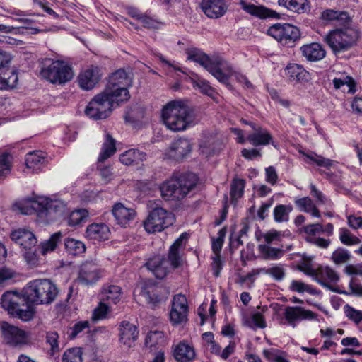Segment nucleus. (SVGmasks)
<instances>
[{"mask_svg":"<svg viewBox=\"0 0 362 362\" xmlns=\"http://www.w3.org/2000/svg\"><path fill=\"white\" fill-rule=\"evenodd\" d=\"M188 304L186 297L182 294L175 295L172 300L170 311V320L174 325L182 324L187 320Z\"/></svg>","mask_w":362,"mask_h":362,"instance_id":"12","label":"nucleus"},{"mask_svg":"<svg viewBox=\"0 0 362 362\" xmlns=\"http://www.w3.org/2000/svg\"><path fill=\"white\" fill-rule=\"evenodd\" d=\"M347 224L354 230L362 228V217L356 215H347Z\"/></svg>","mask_w":362,"mask_h":362,"instance_id":"62","label":"nucleus"},{"mask_svg":"<svg viewBox=\"0 0 362 362\" xmlns=\"http://www.w3.org/2000/svg\"><path fill=\"white\" fill-rule=\"evenodd\" d=\"M192 83L194 88H198L203 94L214 98L215 90L206 80L200 78H192Z\"/></svg>","mask_w":362,"mask_h":362,"instance_id":"50","label":"nucleus"},{"mask_svg":"<svg viewBox=\"0 0 362 362\" xmlns=\"http://www.w3.org/2000/svg\"><path fill=\"white\" fill-rule=\"evenodd\" d=\"M302 54L309 61H319L322 59L326 52L319 43H311L300 47Z\"/></svg>","mask_w":362,"mask_h":362,"instance_id":"31","label":"nucleus"},{"mask_svg":"<svg viewBox=\"0 0 362 362\" xmlns=\"http://www.w3.org/2000/svg\"><path fill=\"white\" fill-rule=\"evenodd\" d=\"M109 310L108 304L101 300L98 306L93 310L92 315L93 320L96 321L105 318Z\"/></svg>","mask_w":362,"mask_h":362,"instance_id":"61","label":"nucleus"},{"mask_svg":"<svg viewBox=\"0 0 362 362\" xmlns=\"http://www.w3.org/2000/svg\"><path fill=\"white\" fill-rule=\"evenodd\" d=\"M25 300L20 294L16 292L8 291L3 294L1 299L2 308L8 313L14 315L21 307V303Z\"/></svg>","mask_w":362,"mask_h":362,"instance_id":"26","label":"nucleus"},{"mask_svg":"<svg viewBox=\"0 0 362 362\" xmlns=\"http://www.w3.org/2000/svg\"><path fill=\"white\" fill-rule=\"evenodd\" d=\"M129 84L130 79L125 71L117 70L113 73L105 89L89 102L85 110L86 115L95 120L107 118L114 107L129 99L127 88Z\"/></svg>","mask_w":362,"mask_h":362,"instance_id":"1","label":"nucleus"},{"mask_svg":"<svg viewBox=\"0 0 362 362\" xmlns=\"http://www.w3.org/2000/svg\"><path fill=\"white\" fill-rule=\"evenodd\" d=\"M339 238L340 242L346 246H354L361 243V239L354 235L348 228H341L339 230Z\"/></svg>","mask_w":362,"mask_h":362,"instance_id":"46","label":"nucleus"},{"mask_svg":"<svg viewBox=\"0 0 362 362\" xmlns=\"http://www.w3.org/2000/svg\"><path fill=\"white\" fill-rule=\"evenodd\" d=\"M285 74L291 82L295 83L308 81L309 75L302 66L296 64H288L285 69Z\"/></svg>","mask_w":362,"mask_h":362,"instance_id":"33","label":"nucleus"},{"mask_svg":"<svg viewBox=\"0 0 362 362\" xmlns=\"http://www.w3.org/2000/svg\"><path fill=\"white\" fill-rule=\"evenodd\" d=\"M12 157L9 153L0 155V176L5 177L11 173Z\"/></svg>","mask_w":362,"mask_h":362,"instance_id":"57","label":"nucleus"},{"mask_svg":"<svg viewBox=\"0 0 362 362\" xmlns=\"http://www.w3.org/2000/svg\"><path fill=\"white\" fill-rule=\"evenodd\" d=\"M351 255L347 250L339 247L332 254L331 259L336 264H341L347 262L351 259Z\"/></svg>","mask_w":362,"mask_h":362,"instance_id":"54","label":"nucleus"},{"mask_svg":"<svg viewBox=\"0 0 362 362\" xmlns=\"http://www.w3.org/2000/svg\"><path fill=\"white\" fill-rule=\"evenodd\" d=\"M245 182L243 179H234L230 185V195L233 203L236 202L243 197L244 193Z\"/></svg>","mask_w":362,"mask_h":362,"instance_id":"47","label":"nucleus"},{"mask_svg":"<svg viewBox=\"0 0 362 362\" xmlns=\"http://www.w3.org/2000/svg\"><path fill=\"white\" fill-rule=\"evenodd\" d=\"M147 268L151 270L158 279H163L169 272V261L161 256H156L146 262Z\"/></svg>","mask_w":362,"mask_h":362,"instance_id":"24","label":"nucleus"},{"mask_svg":"<svg viewBox=\"0 0 362 362\" xmlns=\"http://www.w3.org/2000/svg\"><path fill=\"white\" fill-rule=\"evenodd\" d=\"M121 288L116 285H108L103 288L100 300L108 305H115L121 299Z\"/></svg>","mask_w":362,"mask_h":362,"instance_id":"32","label":"nucleus"},{"mask_svg":"<svg viewBox=\"0 0 362 362\" xmlns=\"http://www.w3.org/2000/svg\"><path fill=\"white\" fill-rule=\"evenodd\" d=\"M188 238L187 233H182L180 237L170 246L168 257L171 268L176 269L181 267L183 264L182 252L185 247V242Z\"/></svg>","mask_w":362,"mask_h":362,"instance_id":"13","label":"nucleus"},{"mask_svg":"<svg viewBox=\"0 0 362 362\" xmlns=\"http://www.w3.org/2000/svg\"><path fill=\"white\" fill-rule=\"evenodd\" d=\"M66 252L71 255H79L86 251L85 244L78 240L68 238L64 242Z\"/></svg>","mask_w":362,"mask_h":362,"instance_id":"43","label":"nucleus"},{"mask_svg":"<svg viewBox=\"0 0 362 362\" xmlns=\"http://www.w3.org/2000/svg\"><path fill=\"white\" fill-rule=\"evenodd\" d=\"M101 277V270L93 262L82 264L79 270L78 281L83 285H92Z\"/></svg>","mask_w":362,"mask_h":362,"instance_id":"14","label":"nucleus"},{"mask_svg":"<svg viewBox=\"0 0 362 362\" xmlns=\"http://www.w3.org/2000/svg\"><path fill=\"white\" fill-rule=\"evenodd\" d=\"M173 356L178 362H189L195 357L193 346L185 341L173 346Z\"/></svg>","mask_w":362,"mask_h":362,"instance_id":"27","label":"nucleus"},{"mask_svg":"<svg viewBox=\"0 0 362 362\" xmlns=\"http://www.w3.org/2000/svg\"><path fill=\"white\" fill-rule=\"evenodd\" d=\"M88 212L86 209H78L72 211L68 218V224L71 226H76L85 221L88 217Z\"/></svg>","mask_w":362,"mask_h":362,"instance_id":"53","label":"nucleus"},{"mask_svg":"<svg viewBox=\"0 0 362 362\" xmlns=\"http://www.w3.org/2000/svg\"><path fill=\"white\" fill-rule=\"evenodd\" d=\"M339 293L347 296L362 297V284L358 279L353 277L349 283V289L340 291Z\"/></svg>","mask_w":362,"mask_h":362,"instance_id":"55","label":"nucleus"},{"mask_svg":"<svg viewBox=\"0 0 362 362\" xmlns=\"http://www.w3.org/2000/svg\"><path fill=\"white\" fill-rule=\"evenodd\" d=\"M267 34L283 45L292 47L299 39V29L289 23H276L269 28Z\"/></svg>","mask_w":362,"mask_h":362,"instance_id":"10","label":"nucleus"},{"mask_svg":"<svg viewBox=\"0 0 362 362\" xmlns=\"http://www.w3.org/2000/svg\"><path fill=\"white\" fill-rule=\"evenodd\" d=\"M197 183L195 174L182 173L173 175L159 186L161 197L165 201H179L184 199Z\"/></svg>","mask_w":362,"mask_h":362,"instance_id":"2","label":"nucleus"},{"mask_svg":"<svg viewBox=\"0 0 362 362\" xmlns=\"http://www.w3.org/2000/svg\"><path fill=\"white\" fill-rule=\"evenodd\" d=\"M110 233V228L106 224L103 223H92L87 226L85 236L95 243L107 240Z\"/></svg>","mask_w":362,"mask_h":362,"instance_id":"22","label":"nucleus"},{"mask_svg":"<svg viewBox=\"0 0 362 362\" xmlns=\"http://www.w3.org/2000/svg\"><path fill=\"white\" fill-rule=\"evenodd\" d=\"M102 76L101 69L98 66H91L83 70L78 77L79 86L86 90L93 89Z\"/></svg>","mask_w":362,"mask_h":362,"instance_id":"16","label":"nucleus"},{"mask_svg":"<svg viewBox=\"0 0 362 362\" xmlns=\"http://www.w3.org/2000/svg\"><path fill=\"white\" fill-rule=\"evenodd\" d=\"M254 132L247 136V141L254 146H267L272 141V136L269 132L256 124H250Z\"/></svg>","mask_w":362,"mask_h":362,"instance_id":"23","label":"nucleus"},{"mask_svg":"<svg viewBox=\"0 0 362 362\" xmlns=\"http://www.w3.org/2000/svg\"><path fill=\"white\" fill-rule=\"evenodd\" d=\"M139 21L142 23L144 27L147 28L156 29L158 28L160 25L158 21L147 16L146 13L143 15Z\"/></svg>","mask_w":362,"mask_h":362,"instance_id":"64","label":"nucleus"},{"mask_svg":"<svg viewBox=\"0 0 362 362\" xmlns=\"http://www.w3.org/2000/svg\"><path fill=\"white\" fill-rule=\"evenodd\" d=\"M320 18L323 21H347L349 20V16L346 12L338 11L333 9H326L322 12Z\"/></svg>","mask_w":362,"mask_h":362,"instance_id":"49","label":"nucleus"},{"mask_svg":"<svg viewBox=\"0 0 362 362\" xmlns=\"http://www.w3.org/2000/svg\"><path fill=\"white\" fill-rule=\"evenodd\" d=\"M146 158V154L136 149H129L121 154L120 162L125 165H138Z\"/></svg>","mask_w":362,"mask_h":362,"instance_id":"34","label":"nucleus"},{"mask_svg":"<svg viewBox=\"0 0 362 362\" xmlns=\"http://www.w3.org/2000/svg\"><path fill=\"white\" fill-rule=\"evenodd\" d=\"M284 317L288 324L295 326L296 322L314 320L316 315L313 311L300 306H289L285 309Z\"/></svg>","mask_w":362,"mask_h":362,"instance_id":"20","label":"nucleus"},{"mask_svg":"<svg viewBox=\"0 0 362 362\" xmlns=\"http://www.w3.org/2000/svg\"><path fill=\"white\" fill-rule=\"evenodd\" d=\"M303 230L306 234V240L310 243L311 238L314 239L317 235L323 232V228L320 223H313L304 226Z\"/></svg>","mask_w":362,"mask_h":362,"instance_id":"58","label":"nucleus"},{"mask_svg":"<svg viewBox=\"0 0 362 362\" xmlns=\"http://www.w3.org/2000/svg\"><path fill=\"white\" fill-rule=\"evenodd\" d=\"M360 37L358 30L352 26H344L330 30L325 40L335 54L346 52L356 45Z\"/></svg>","mask_w":362,"mask_h":362,"instance_id":"6","label":"nucleus"},{"mask_svg":"<svg viewBox=\"0 0 362 362\" xmlns=\"http://www.w3.org/2000/svg\"><path fill=\"white\" fill-rule=\"evenodd\" d=\"M23 293V298L28 303L48 305L55 300L58 288L49 279H40L28 283Z\"/></svg>","mask_w":362,"mask_h":362,"instance_id":"5","label":"nucleus"},{"mask_svg":"<svg viewBox=\"0 0 362 362\" xmlns=\"http://www.w3.org/2000/svg\"><path fill=\"white\" fill-rule=\"evenodd\" d=\"M291 204H278L273 211L274 219L276 223L287 222L289 220V214L293 211Z\"/></svg>","mask_w":362,"mask_h":362,"instance_id":"42","label":"nucleus"},{"mask_svg":"<svg viewBox=\"0 0 362 362\" xmlns=\"http://www.w3.org/2000/svg\"><path fill=\"white\" fill-rule=\"evenodd\" d=\"M310 274L315 275V281L330 290L332 285L339 280L338 273L329 266H320L317 269V272Z\"/></svg>","mask_w":362,"mask_h":362,"instance_id":"18","label":"nucleus"},{"mask_svg":"<svg viewBox=\"0 0 362 362\" xmlns=\"http://www.w3.org/2000/svg\"><path fill=\"white\" fill-rule=\"evenodd\" d=\"M1 329L4 341L13 346L27 344L31 339L29 332H26L7 322L1 323Z\"/></svg>","mask_w":362,"mask_h":362,"instance_id":"11","label":"nucleus"},{"mask_svg":"<svg viewBox=\"0 0 362 362\" xmlns=\"http://www.w3.org/2000/svg\"><path fill=\"white\" fill-rule=\"evenodd\" d=\"M299 153L304 157V161L308 164L316 165L320 168H325L327 170H329L337 163L336 161L325 158L313 151L305 152L300 150Z\"/></svg>","mask_w":362,"mask_h":362,"instance_id":"28","label":"nucleus"},{"mask_svg":"<svg viewBox=\"0 0 362 362\" xmlns=\"http://www.w3.org/2000/svg\"><path fill=\"white\" fill-rule=\"evenodd\" d=\"M66 209L64 202L59 199H51L48 197H40L36 201L17 202L13 205V209L21 214L30 215L34 211H46L47 214L55 213L62 214Z\"/></svg>","mask_w":362,"mask_h":362,"instance_id":"7","label":"nucleus"},{"mask_svg":"<svg viewBox=\"0 0 362 362\" xmlns=\"http://www.w3.org/2000/svg\"><path fill=\"white\" fill-rule=\"evenodd\" d=\"M112 214L116 223L122 227H127L136 216V211L131 207H127L121 202H117L112 206Z\"/></svg>","mask_w":362,"mask_h":362,"instance_id":"17","label":"nucleus"},{"mask_svg":"<svg viewBox=\"0 0 362 362\" xmlns=\"http://www.w3.org/2000/svg\"><path fill=\"white\" fill-rule=\"evenodd\" d=\"M11 238L22 247V250L35 247L37 243L34 234L26 229L20 228L13 231L11 233Z\"/></svg>","mask_w":362,"mask_h":362,"instance_id":"25","label":"nucleus"},{"mask_svg":"<svg viewBox=\"0 0 362 362\" xmlns=\"http://www.w3.org/2000/svg\"><path fill=\"white\" fill-rule=\"evenodd\" d=\"M45 79L52 83L63 84L73 78L74 72L71 66L62 60L52 61L40 71Z\"/></svg>","mask_w":362,"mask_h":362,"instance_id":"9","label":"nucleus"},{"mask_svg":"<svg viewBox=\"0 0 362 362\" xmlns=\"http://www.w3.org/2000/svg\"><path fill=\"white\" fill-rule=\"evenodd\" d=\"M187 59L200 64L211 73L219 82L228 84V74L232 71V66L222 57L210 58L200 49L192 48L187 51Z\"/></svg>","mask_w":362,"mask_h":362,"instance_id":"3","label":"nucleus"},{"mask_svg":"<svg viewBox=\"0 0 362 362\" xmlns=\"http://www.w3.org/2000/svg\"><path fill=\"white\" fill-rule=\"evenodd\" d=\"M115 151V140L109 134H106L105 142L103 144L101 151L98 158V161H105L112 156Z\"/></svg>","mask_w":362,"mask_h":362,"instance_id":"39","label":"nucleus"},{"mask_svg":"<svg viewBox=\"0 0 362 362\" xmlns=\"http://www.w3.org/2000/svg\"><path fill=\"white\" fill-rule=\"evenodd\" d=\"M263 354L269 362H290L288 354L281 349L275 348L264 349Z\"/></svg>","mask_w":362,"mask_h":362,"instance_id":"41","label":"nucleus"},{"mask_svg":"<svg viewBox=\"0 0 362 362\" xmlns=\"http://www.w3.org/2000/svg\"><path fill=\"white\" fill-rule=\"evenodd\" d=\"M294 202L300 211L310 214L313 217H320V211L309 197L296 199Z\"/></svg>","mask_w":362,"mask_h":362,"instance_id":"36","label":"nucleus"},{"mask_svg":"<svg viewBox=\"0 0 362 362\" xmlns=\"http://www.w3.org/2000/svg\"><path fill=\"white\" fill-rule=\"evenodd\" d=\"M18 81V74L14 69H6L0 74V90L13 88Z\"/></svg>","mask_w":362,"mask_h":362,"instance_id":"37","label":"nucleus"},{"mask_svg":"<svg viewBox=\"0 0 362 362\" xmlns=\"http://www.w3.org/2000/svg\"><path fill=\"white\" fill-rule=\"evenodd\" d=\"M258 310L255 311L250 317L245 319V324L250 327L264 328L266 327L263 313L267 311V306L257 307Z\"/></svg>","mask_w":362,"mask_h":362,"instance_id":"38","label":"nucleus"},{"mask_svg":"<svg viewBox=\"0 0 362 362\" xmlns=\"http://www.w3.org/2000/svg\"><path fill=\"white\" fill-rule=\"evenodd\" d=\"M279 5L298 13H304L308 8L307 0H278Z\"/></svg>","mask_w":362,"mask_h":362,"instance_id":"40","label":"nucleus"},{"mask_svg":"<svg viewBox=\"0 0 362 362\" xmlns=\"http://www.w3.org/2000/svg\"><path fill=\"white\" fill-rule=\"evenodd\" d=\"M83 352L81 348L75 347L66 350L62 357L63 362H83Z\"/></svg>","mask_w":362,"mask_h":362,"instance_id":"52","label":"nucleus"},{"mask_svg":"<svg viewBox=\"0 0 362 362\" xmlns=\"http://www.w3.org/2000/svg\"><path fill=\"white\" fill-rule=\"evenodd\" d=\"M120 341L128 347L134 345L138 337V330L135 325L129 322H122L120 325Z\"/></svg>","mask_w":362,"mask_h":362,"instance_id":"30","label":"nucleus"},{"mask_svg":"<svg viewBox=\"0 0 362 362\" xmlns=\"http://www.w3.org/2000/svg\"><path fill=\"white\" fill-rule=\"evenodd\" d=\"M240 5L241 8L245 12L259 18H280L279 13L264 6H257L243 0L240 1Z\"/></svg>","mask_w":362,"mask_h":362,"instance_id":"19","label":"nucleus"},{"mask_svg":"<svg viewBox=\"0 0 362 362\" xmlns=\"http://www.w3.org/2000/svg\"><path fill=\"white\" fill-rule=\"evenodd\" d=\"M259 251L265 259L277 260L284 254L282 249L272 247L267 245H259Z\"/></svg>","mask_w":362,"mask_h":362,"instance_id":"44","label":"nucleus"},{"mask_svg":"<svg viewBox=\"0 0 362 362\" xmlns=\"http://www.w3.org/2000/svg\"><path fill=\"white\" fill-rule=\"evenodd\" d=\"M22 252L23 257L29 267H37L42 264V259L37 254L36 245L23 250Z\"/></svg>","mask_w":362,"mask_h":362,"instance_id":"45","label":"nucleus"},{"mask_svg":"<svg viewBox=\"0 0 362 362\" xmlns=\"http://www.w3.org/2000/svg\"><path fill=\"white\" fill-rule=\"evenodd\" d=\"M274 199H269L265 202L262 203L261 206L257 211V216L261 220H264L267 216L269 208L273 205Z\"/></svg>","mask_w":362,"mask_h":362,"instance_id":"63","label":"nucleus"},{"mask_svg":"<svg viewBox=\"0 0 362 362\" xmlns=\"http://www.w3.org/2000/svg\"><path fill=\"white\" fill-rule=\"evenodd\" d=\"M46 157L42 151L30 152L25 157V165L28 169L33 173L40 172L45 166Z\"/></svg>","mask_w":362,"mask_h":362,"instance_id":"29","label":"nucleus"},{"mask_svg":"<svg viewBox=\"0 0 362 362\" xmlns=\"http://www.w3.org/2000/svg\"><path fill=\"white\" fill-rule=\"evenodd\" d=\"M201 6L203 12L210 18L223 16L228 8L223 0H203Z\"/></svg>","mask_w":362,"mask_h":362,"instance_id":"21","label":"nucleus"},{"mask_svg":"<svg viewBox=\"0 0 362 362\" xmlns=\"http://www.w3.org/2000/svg\"><path fill=\"white\" fill-rule=\"evenodd\" d=\"M59 335L56 332H48L46 334V342L50 346V352L54 355L59 351Z\"/></svg>","mask_w":362,"mask_h":362,"instance_id":"60","label":"nucleus"},{"mask_svg":"<svg viewBox=\"0 0 362 362\" xmlns=\"http://www.w3.org/2000/svg\"><path fill=\"white\" fill-rule=\"evenodd\" d=\"M175 221L174 214L162 207L151 210L143 222L145 230L153 234L160 233L172 226Z\"/></svg>","mask_w":362,"mask_h":362,"instance_id":"8","label":"nucleus"},{"mask_svg":"<svg viewBox=\"0 0 362 362\" xmlns=\"http://www.w3.org/2000/svg\"><path fill=\"white\" fill-rule=\"evenodd\" d=\"M62 233L60 232L53 234L49 240L40 243L41 254L46 255L55 250L58 243L61 240Z\"/></svg>","mask_w":362,"mask_h":362,"instance_id":"48","label":"nucleus"},{"mask_svg":"<svg viewBox=\"0 0 362 362\" xmlns=\"http://www.w3.org/2000/svg\"><path fill=\"white\" fill-rule=\"evenodd\" d=\"M289 290L293 292L299 293L307 292L310 294H316V289L313 288L310 285L306 284L304 282L298 280H292L288 287Z\"/></svg>","mask_w":362,"mask_h":362,"instance_id":"51","label":"nucleus"},{"mask_svg":"<svg viewBox=\"0 0 362 362\" xmlns=\"http://www.w3.org/2000/svg\"><path fill=\"white\" fill-rule=\"evenodd\" d=\"M269 276L277 281H282L286 276V269L284 264H276L269 267Z\"/></svg>","mask_w":362,"mask_h":362,"instance_id":"59","label":"nucleus"},{"mask_svg":"<svg viewBox=\"0 0 362 362\" xmlns=\"http://www.w3.org/2000/svg\"><path fill=\"white\" fill-rule=\"evenodd\" d=\"M333 85L336 89H341L344 92L354 94L356 93V83L352 77L341 74L332 80Z\"/></svg>","mask_w":362,"mask_h":362,"instance_id":"35","label":"nucleus"},{"mask_svg":"<svg viewBox=\"0 0 362 362\" xmlns=\"http://www.w3.org/2000/svg\"><path fill=\"white\" fill-rule=\"evenodd\" d=\"M161 118L165 127L173 132L184 131L192 122L189 108L182 100L168 103L162 109Z\"/></svg>","mask_w":362,"mask_h":362,"instance_id":"4","label":"nucleus"},{"mask_svg":"<svg viewBox=\"0 0 362 362\" xmlns=\"http://www.w3.org/2000/svg\"><path fill=\"white\" fill-rule=\"evenodd\" d=\"M192 151V145L187 139L180 138L171 143L165 152V157L176 160H181Z\"/></svg>","mask_w":362,"mask_h":362,"instance_id":"15","label":"nucleus"},{"mask_svg":"<svg viewBox=\"0 0 362 362\" xmlns=\"http://www.w3.org/2000/svg\"><path fill=\"white\" fill-rule=\"evenodd\" d=\"M346 317L355 325H359L362 322V310H356L352 306L346 304L344 307Z\"/></svg>","mask_w":362,"mask_h":362,"instance_id":"56","label":"nucleus"}]
</instances>
